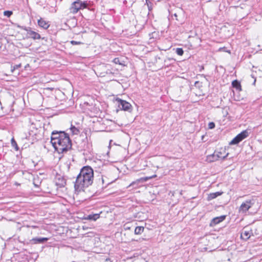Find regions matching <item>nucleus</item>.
<instances>
[{"label": "nucleus", "instance_id": "obj_28", "mask_svg": "<svg viewBox=\"0 0 262 262\" xmlns=\"http://www.w3.org/2000/svg\"><path fill=\"white\" fill-rule=\"evenodd\" d=\"M101 180H102V184H104V179H103V178L102 177H101Z\"/></svg>", "mask_w": 262, "mask_h": 262}, {"label": "nucleus", "instance_id": "obj_11", "mask_svg": "<svg viewBox=\"0 0 262 262\" xmlns=\"http://www.w3.org/2000/svg\"><path fill=\"white\" fill-rule=\"evenodd\" d=\"M251 234H252L251 230H244L242 232L241 236L242 239L247 240L250 238Z\"/></svg>", "mask_w": 262, "mask_h": 262}, {"label": "nucleus", "instance_id": "obj_23", "mask_svg": "<svg viewBox=\"0 0 262 262\" xmlns=\"http://www.w3.org/2000/svg\"><path fill=\"white\" fill-rule=\"evenodd\" d=\"M113 62L115 64H121L119 58H115L113 60Z\"/></svg>", "mask_w": 262, "mask_h": 262}, {"label": "nucleus", "instance_id": "obj_10", "mask_svg": "<svg viewBox=\"0 0 262 262\" xmlns=\"http://www.w3.org/2000/svg\"><path fill=\"white\" fill-rule=\"evenodd\" d=\"M38 25L40 27L42 28L45 29H47L50 27V24H49V22L46 21L42 18H40L38 20Z\"/></svg>", "mask_w": 262, "mask_h": 262}, {"label": "nucleus", "instance_id": "obj_12", "mask_svg": "<svg viewBox=\"0 0 262 262\" xmlns=\"http://www.w3.org/2000/svg\"><path fill=\"white\" fill-rule=\"evenodd\" d=\"M48 239L49 238L47 237H35L32 238L31 241L33 244L43 243L48 241Z\"/></svg>", "mask_w": 262, "mask_h": 262}, {"label": "nucleus", "instance_id": "obj_27", "mask_svg": "<svg viewBox=\"0 0 262 262\" xmlns=\"http://www.w3.org/2000/svg\"><path fill=\"white\" fill-rule=\"evenodd\" d=\"M112 72L111 71H108L106 72V74H112Z\"/></svg>", "mask_w": 262, "mask_h": 262}, {"label": "nucleus", "instance_id": "obj_14", "mask_svg": "<svg viewBox=\"0 0 262 262\" xmlns=\"http://www.w3.org/2000/svg\"><path fill=\"white\" fill-rule=\"evenodd\" d=\"M152 177H143V178H141L139 179H137L136 181H134V182H133L128 187H130L131 186H133L135 184H139L140 182H146L147 181V180H148L149 179H151Z\"/></svg>", "mask_w": 262, "mask_h": 262}, {"label": "nucleus", "instance_id": "obj_3", "mask_svg": "<svg viewBox=\"0 0 262 262\" xmlns=\"http://www.w3.org/2000/svg\"><path fill=\"white\" fill-rule=\"evenodd\" d=\"M88 6L87 1L76 0L73 2L70 7V13L72 14L77 13L80 10L86 8Z\"/></svg>", "mask_w": 262, "mask_h": 262}, {"label": "nucleus", "instance_id": "obj_15", "mask_svg": "<svg viewBox=\"0 0 262 262\" xmlns=\"http://www.w3.org/2000/svg\"><path fill=\"white\" fill-rule=\"evenodd\" d=\"M222 193H223V192H220V191L210 193L208 196L207 199L208 201L211 200L212 199L216 198L218 196L222 195Z\"/></svg>", "mask_w": 262, "mask_h": 262}, {"label": "nucleus", "instance_id": "obj_29", "mask_svg": "<svg viewBox=\"0 0 262 262\" xmlns=\"http://www.w3.org/2000/svg\"><path fill=\"white\" fill-rule=\"evenodd\" d=\"M33 228H36L37 227L36 226H31Z\"/></svg>", "mask_w": 262, "mask_h": 262}, {"label": "nucleus", "instance_id": "obj_22", "mask_svg": "<svg viewBox=\"0 0 262 262\" xmlns=\"http://www.w3.org/2000/svg\"><path fill=\"white\" fill-rule=\"evenodd\" d=\"M215 127V124L213 122H209L208 124V128L209 129H213Z\"/></svg>", "mask_w": 262, "mask_h": 262}, {"label": "nucleus", "instance_id": "obj_21", "mask_svg": "<svg viewBox=\"0 0 262 262\" xmlns=\"http://www.w3.org/2000/svg\"><path fill=\"white\" fill-rule=\"evenodd\" d=\"M12 12L11 11H5L4 12V15L8 17H10L12 15Z\"/></svg>", "mask_w": 262, "mask_h": 262}, {"label": "nucleus", "instance_id": "obj_24", "mask_svg": "<svg viewBox=\"0 0 262 262\" xmlns=\"http://www.w3.org/2000/svg\"><path fill=\"white\" fill-rule=\"evenodd\" d=\"M71 43L73 45H81L82 43L80 41H76L75 40H72V41H71Z\"/></svg>", "mask_w": 262, "mask_h": 262}, {"label": "nucleus", "instance_id": "obj_25", "mask_svg": "<svg viewBox=\"0 0 262 262\" xmlns=\"http://www.w3.org/2000/svg\"><path fill=\"white\" fill-rule=\"evenodd\" d=\"M124 228L125 230H129L130 229V227L128 225V224H125Z\"/></svg>", "mask_w": 262, "mask_h": 262}, {"label": "nucleus", "instance_id": "obj_13", "mask_svg": "<svg viewBox=\"0 0 262 262\" xmlns=\"http://www.w3.org/2000/svg\"><path fill=\"white\" fill-rule=\"evenodd\" d=\"M232 86L233 88L235 89V90L238 92L242 91V86L241 83L237 80H235L232 81Z\"/></svg>", "mask_w": 262, "mask_h": 262}, {"label": "nucleus", "instance_id": "obj_16", "mask_svg": "<svg viewBox=\"0 0 262 262\" xmlns=\"http://www.w3.org/2000/svg\"><path fill=\"white\" fill-rule=\"evenodd\" d=\"M100 217V214L98 213L93 214H89L85 218L87 220H92V221H96Z\"/></svg>", "mask_w": 262, "mask_h": 262}, {"label": "nucleus", "instance_id": "obj_18", "mask_svg": "<svg viewBox=\"0 0 262 262\" xmlns=\"http://www.w3.org/2000/svg\"><path fill=\"white\" fill-rule=\"evenodd\" d=\"M70 130L73 135H78L79 133V130L73 125H71Z\"/></svg>", "mask_w": 262, "mask_h": 262}, {"label": "nucleus", "instance_id": "obj_1", "mask_svg": "<svg viewBox=\"0 0 262 262\" xmlns=\"http://www.w3.org/2000/svg\"><path fill=\"white\" fill-rule=\"evenodd\" d=\"M51 142L55 150L59 154L67 152L72 147V142L69 135L64 132L53 131Z\"/></svg>", "mask_w": 262, "mask_h": 262}, {"label": "nucleus", "instance_id": "obj_19", "mask_svg": "<svg viewBox=\"0 0 262 262\" xmlns=\"http://www.w3.org/2000/svg\"><path fill=\"white\" fill-rule=\"evenodd\" d=\"M176 53L178 55L182 56L184 53V51L182 48H178L176 49Z\"/></svg>", "mask_w": 262, "mask_h": 262}, {"label": "nucleus", "instance_id": "obj_7", "mask_svg": "<svg viewBox=\"0 0 262 262\" xmlns=\"http://www.w3.org/2000/svg\"><path fill=\"white\" fill-rule=\"evenodd\" d=\"M228 155V154L225 156L222 155L221 152L215 151L213 154L208 157L210 161H216L220 159H224Z\"/></svg>", "mask_w": 262, "mask_h": 262}, {"label": "nucleus", "instance_id": "obj_8", "mask_svg": "<svg viewBox=\"0 0 262 262\" xmlns=\"http://www.w3.org/2000/svg\"><path fill=\"white\" fill-rule=\"evenodd\" d=\"M251 206V201L250 200L246 201L245 202H244L239 207V210L241 212H246L249 209Z\"/></svg>", "mask_w": 262, "mask_h": 262}, {"label": "nucleus", "instance_id": "obj_17", "mask_svg": "<svg viewBox=\"0 0 262 262\" xmlns=\"http://www.w3.org/2000/svg\"><path fill=\"white\" fill-rule=\"evenodd\" d=\"M144 227L142 226L136 227L135 229V234L137 235L141 234L144 231Z\"/></svg>", "mask_w": 262, "mask_h": 262}, {"label": "nucleus", "instance_id": "obj_20", "mask_svg": "<svg viewBox=\"0 0 262 262\" xmlns=\"http://www.w3.org/2000/svg\"><path fill=\"white\" fill-rule=\"evenodd\" d=\"M11 144L12 146L14 147L16 150H18V147L17 146V143L14 140V138L11 139Z\"/></svg>", "mask_w": 262, "mask_h": 262}, {"label": "nucleus", "instance_id": "obj_5", "mask_svg": "<svg viewBox=\"0 0 262 262\" xmlns=\"http://www.w3.org/2000/svg\"><path fill=\"white\" fill-rule=\"evenodd\" d=\"M249 136V133L247 130H244L241 133L238 134L230 142V144L233 145L239 143L244 139L246 138Z\"/></svg>", "mask_w": 262, "mask_h": 262}, {"label": "nucleus", "instance_id": "obj_2", "mask_svg": "<svg viewBox=\"0 0 262 262\" xmlns=\"http://www.w3.org/2000/svg\"><path fill=\"white\" fill-rule=\"evenodd\" d=\"M94 181L93 169L89 166L83 167L76 177L74 188L76 191H84L91 186Z\"/></svg>", "mask_w": 262, "mask_h": 262}, {"label": "nucleus", "instance_id": "obj_9", "mask_svg": "<svg viewBox=\"0 0 262 262\" xmlns=\"http://www.w3.org/2000/svg\"><path fill=\"white\" fill-rule=\"evenodd\" d=\"M225 215H221L219 217H214L211 220L210 225L211 226H215L223 221L225 219Z\"/></svg>", "mask_w": 262, "mask_h": 262}, {"label": "nucleus", "instance_id": "obj_6", "mask_svg": "<svg viewBox=\"0 0 262 262\" xmlns=\"http://www.w3.org/2000/svg\"><path fill=\"white\" fill-rule=\"evenodd\" d=\"M22 28L27 31L29 36L33 39H39L40 38V35L38 33L32 31L30 28L23 27Z\"/></svg>", "mask_w": 262, "mask_h": 262}, {"label": "nucleus", "instance_id": "obj_4", "mask_svg": "<svg viewBox=\"0 0 262 262\" xmlns=\"http://www.w3.org/2000/svg\"><path fill=\"white\" fill-rule=\"evenodd\" d=\"M116 101L117 103L118 107L121 110L129 112L132 111V106L129 102L125 100H122L119 98L116 99Z\"/></svg>", "mask_w": 262, "mask_h": 262}, {"label": "nucleus", "instance_id": "obj_26", "mask_svg": "<svg viewBox=\"0 0 262 262\" xmlns=\"http://www.w3.org/2000/svg\"><path fill=\"white\" fill-rule=\"evenodd\" d=\"M252 77L254 79V80L253 82V84H255V83L256 82V78L254 77H253V76H252Z\"/></svg>", "mask_w": 262, "mask_h": 262}]
</instances>
